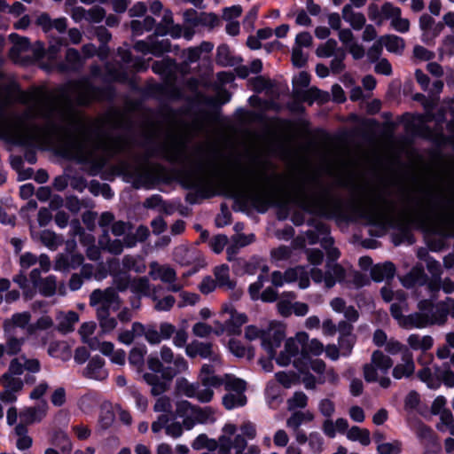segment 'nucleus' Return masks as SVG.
Here are the masks:
<instances>
[{
	"mask_svg": "<svg viewBox=\"0 0 454 454\" xmlns=\"http://www.w3.org/2000/svg\"><path fill=\"white\" fill-rule=\"evenodd\" d=\"M109 96L108 89L92 86L87 80L72 82L55 96L41 89L23 93L21 102L29 106L17 121L15 137L21 145H56L66 154H82L85 136L70 129L82 127L74 104L87 105Z\"/></svg>",
	"mask_w": 454,
	"mask_h": 454,
	"instance_id": "f257e3e1",
	"label": "nucleus"
},
{
	"mask_svg": "<svg viewBox=\"0 0 454 454\" xmlns=\"http://www.w3.org/2000/svg\"><path fill=\"white\" fill-rule=\"evenodd\" d=\"M167 159L184 167V182L188 188L205 190L210 187L218 169L219 150L211 143H199L188 153L183 137L170 136L164 144Z\"/></svg>",
	"mask_w": 454,
	"mask_h": 454,
	"instance_id": "f03ea898",
	"label": "nucleus"
},
{
	"mask_svg": "<svg viewBox=\"0 0 454 454\" xmlns=\"http://www.w3.org/2000/svg\"><path fill=\"white\" fill-rule=\"evenodd\" d=\"M41 371V363L36 358H28L24 355L12 358L7 371L0 376L3 391L0 401L11 403L17 401V394L21 392L25 385L36 382L35 373Z\"/></svg>",
	"mask_w": 454,
	"mask_h": 454,
	"instance_id": "7ed1b4c3",
	"label": "nucleus"
},
{
	"mask_svg": "<svg viewBox=\"0 0 454 454\" xmlns=\"http://www.w3.org/2000/svg\"><path fill=\"white\" fill-rule=\"evenodd\" d=\"M121 302L119 294L113 287L95 289L90 294V306L96 308V317L103 333H111L116 328L117 320L111 316L110 307L114 305V309H118Z\"/></svg>",
	"mask_w": 454,
	"mask_h": 454,
	"instance_id": "20e7f679",
	"label": "nucleus"
},
{
	"mask_svg": "<svg viewBox=\"0 0 454 454\" xmlns=\"http://www.w3.org/2000/svg\"><path fill=\"white\" fill-rule=\"evenodd\" d=\"M295 203L305 211L323 216H332L340 210V201L331 196L326 190L309 194L303 185L294 192Z\"/></svg>",
	"mask_w": 454,
	"mask_h": 454,
	"instance_id": "39448f33",
	"label": "nucleus"
},
{
	"mask_svg": "<svg viewBox=\"0 0 454 454\" xmlns=\"http://www.w3.org/2000/svg\"><path fill=\"white\" fill-rule=\"evenodd\" d=\"M119 171L127 181L132 182L133 187L136 189L149 188L160 177V168L158 166L143 162H121Z\"/></svg>",
	"mask_w": 454,
	"mask_h": 454,
	"instance_id": "423d86ee",
	"label": "nucleus"
},
{
	"mask_svg": "<svg viewBox=\"0 0 454 454\" xmlns=\"http://www.w3.org/2000/svg\"><path fill=\"white\" fill-rule=\"evenodd\" d=\"M231 190L234 196L250 200L257 207H266L269 204L275 201V195L268 188L262 176L254 183H236Z\"/></svg>",
	"mask_w": 454,
	"mask_h": 454,
	"instance_id": "0eeeda50",
	"label": "nucleus"
},
{
	"mask_svg": "<svg viewBox=\"0 0 454 454\" xmlns=\"http://www.w3.org/2000/svg\"><path fill=\"white\" fill-rule=\"evenodd\" d=\"M240 434L233 438L221 435L218 439V454H247L245 452L247 447V440H254L257 435L256 426L251 421H244L240 425Z\"/></svg>",
	"mask_w": 454,
	"mask_h": 454,
	"instance_id": "6e6552de",
	"label": "nucleus"
},
{
	"mask_svg": "<svg viewBox=\"0 0 454 454\" xmlns=\"http://www.w3.org/2000/svg\"><path fill=\"white\" fill-rule=\"evenodd\" d=\"M176 413L184 419V429L191 430L196 424H205L214 420L215 411L209 406L200 407L187 400H181L176 403Z\"/></svg>",
	"mask_w": 454,
	"mask_h": 454,
	"instance_id": "1a4fd4ad",
	"label": "nucleus"
},
{
	"mask_svg": "<svg viewBox=\"0 0 454 454\" xmlns=\"http://www.w3.org/2000/svg\"><path fill=\"white\" fill-rule=\"evenodd\" d=\"M366 219L372 224L384 225L392 221V215L395 211V205L392 201L379 195L376 200L367 207H362Z\"/></svg>",
	"mask_w": 454,
	"mask_h": 454,
	"instance_id": "9d476101",
	"label": "nucleus"
},
{
	"mask_svg": "<svg viewBox=\"0 0 454 454\" xmlns=\"http://www.w3.org/2000/svg\"><path fill=\"white\" fill-rule=\"evenodd\" d=\"M429 207L441 223L454 229V194L440 190Z\"/></svg>",
	"mask_w": 454,
	"mask_h": 454,
	"instance_id": "9b49d317",
	"label": "nucleus"
},
{
	"mask_svg": "<svg viewBox=\"0 0 454 454\" xmlns=\"http://www.w3.org/2000/svg\"><path fill=\"white\" fill-rule=\"evenodd\" d=\"M149 276L153 279H160L162 283L168 284V291L177 293L183 289V285L177 282L176 270L169 265H160L153 261L149 263Z\"/></svg>",
	"mask_w": 454,
	"mask_h": 454,
	"instance_id": "f8f14e48",
	"label": "nucleus"
},
{
	"mask_svg": "<svg viewBox=\"0 0 454 454\" xmlns=\"http://www.w3.org/2000/svg\"><path fill=\"white\" fill-rule=\"evenodd\" d=\"M393 365L392 359L380 350L372 353L371 363L363 366L364 378L367 382L378 380L377 370L387 372Z\"/></svg>",
	"mask_w": 454,
	"mask_h": 454,
	"instance_id": "ddd939ff",
	"label": "nucleus"
},
{
	"mask_svg": "<svg viewBox=\"0 0 454 454\" xmlns=\"http://www.w3.org/2000/svg\"><path fill=\"white\" fill-rule=\"evenodd\" d=\"M176 389L189 398H196L200 403H210L215 395L211 388L200 389V383H191L185 378H179L176 381Z\"/></svg>",
	"mask_w": 454,
	"mask_h": 454,
	"instance_id": "4468645a",
	"label": "nucleus"
},
{
	"mask_svg": "<svg viewBox=\"0 0 454 454\" xmlns=\"http://www.w3.org/2000/svg\"><path fill=\"white\" fill-rule=\"evenodd\" d=\"M446 322L444 313L429 315L426 312H415L406 316L403 319L402 327L404 328H424L432 325H443Z\"/></svg>",
	"mask_w": 454,
	"mask_h": 454,
	"instance_id": "2eb2a0df",
	"label": "nucleus"
},
{
	"mask_svg": "<svg viewBox=\"0 0 454 454\" xmlns=\"http://www.w3.org/2000/svg\"><path fill=\"white\" fill-rule=\"evenodd\" d=\"M285 336V327L281 324H270L267 331L262 333V343L270 359L275 356L276 348L280 346Z\"/></svg>",
	"mask_w": 454,
	"mask_h": 454,
	"instance_id": "dca6fc26",
	"label": "nucleus"
},
{
	"mask_svg": "<svg viewBox=\"0 0 454 454\" xmlns=\"http://www.w3.org/2000/svg\"><path fill=\"white\" fill-rule=\"evenodd\" d=\"M308 340V334L299 333L295 338L288 339L285 343V348L280 352L277 362L278 364L286 366L291 363L292 357L297 356L299 352L302 355L303 344Z\"/></svg>",
	"mask_w": 454,
	"mask_h": 454,
	"instance_id": "f3484780",
	"label": "nucleus"
},
{
	"mask_svg": "<svg viewBox=\"0 0 454 454\" xmlns=\"http://www.w3.org/2000/svg\"><path fill=\"white\" fill-rule=\"evenodd\" d=\"M215 280L216 281L218 287L227 291H231V296L235 300H239L243 292L241 289H237V282L231 278L230 269L226 264L216 266L214 269Z\"/></svg>",
	"mask_w": 454,
	"mask_h": 454,
	"instance_id": "a211bd4d",
	"label": "nucleus"
},
{
	"mask_svg": "<svg viewBox=\"0 0 454 454\" xmlns=\"http://www.w3.org/2000/svg\"><path fill=\"white\" fill-rule=\"evenodd\" d=\"M223 312L229 315L222 331H226L231 335H239L241 333V326L247 322L245 314L238 313L231 305H225Z\"/></svg>",
	"mask_w": 454,
	"mask_h": 454,
	"instance_id": "6ab92c4d",
	"label": "nucleus"
},
{
	"mask_svg": "<svg viewBox=\"0 0 454 454\" xmlns=\"http://www.w3.org/2000/svg\"><path fill=\"white\" fill-rule=\"evenodd\" d=\"M83 377L103 381L108 377V372L105 368V361L98 356L92 357L82 372Z\"/></svg>",
	"mask_w": 454,
	"mask_h": 454,
	"instance_id": "aec40b11",
	"label": "nucleus"
},
{
	"mask_svg": "<svg viewBox=\"0 0 454 454\" xmlns=\"http://www.w3.org/2000/svg\"><path fill=\"white\" fill-rule=\"evenodd\" d=\"M84 257L80 253H71L70 255L59 254L54 262V269L59 271L67 272L71 269H76L82 265Z\"/></svg>",
	"mask_w": 454,
	"mask_h": 454,
	"instance_id": "412c9836",
	"label": "nucleus"
},
{
	"mask_svg": "<svg viewBox=\"0 0 454 454\" xmlns=\"http://www.w3.org/2000/svg\"><path fill=\"white\" fill-rule=\"evenodd\" d=\"M47 410L48 404L46 402H43L35 407H27L20 413V423L27 427V425L39 422L45 417Z\"/></svg>",
	"mask_w": 454,
	"mask_h": 454,
	"instance_id": "4be33fe9",
	"label": "nucleus"
},
{
	"mask_svg": "<svg viewBox=\"0 0 454 454\" xmlns=\"http://www.w3.org/2000/svg\"><path fill=\"white\" fill-rule=\"evenodd\" d=\"M415 364L413 362L412 354L408 348L403 351L402 363L396 364L393 369L394 378L400 380L403 377H410L414 373Z\"/></svg>",
	"mask_w": 454,
	"mask_h": 454,
	"instance_id": "5701e85b",
	"label": "nucleus"
},
{
	"mask_svg": "<svg viewBox=\"0 0 454 454\" xmlns=\"http://www.w3.org/2000/svg\"><path fill=\"white\" fill-rule=\"evenodd\" d=\"M294 97L301 101L312 104L315 100L325 102L328 99V93L318 90L317 87H311L308 90L294 88L293 90Z\"/></svg>",
	"mask_w": 454,
	"mask_h": 454,
	"instance_id": "b1692460",
	"label": "nucleus"
},
{
	"mask_svg": "<svg viewBox=\"0 0 454 454\" xmlns=\"http://www.w3.org/2000/svg\"><path fill=\"white\" fill-rule=\"evenodd\" d=\"M145 381L151 386V394L154 396L160 395L167 392L170 387V381L163 379L156 373L146 372L143 375Z\"/></svg>",
	"mask_w": 454,
	"mask_h": 454,
	"instance_id": "393cba45",
	"label": "nucleus"
},
{
	"mask_svg": "<svg viewBox=\"0 0 454 454\" xmlns=\"http://www.w3.org/2000/svg\"><path fill=\"white\" fill-rule=\"evenodd\" d=\"M6 340V353L10 356L17 355L20 352L25 343L24 337H19L17 332H13L12 328L4 329Z\"/></svg>",
	"mask_w": 454,
	"mask_h": 454,
	"instance_id": "a878e982",
	"label": "nucleus"
},
{
	"mask_svg": "<svg viewBox=\"0 0 454 454\" xmlns=\"http://www.w3.org/2000/svg\"><path fill=\"white\" fill-rule=\"evenodd\" d=\"M395 273V267L390 262H387L382 264H376L371 270L372 278L377 282L392 279Z\"/></svg>",
	"mask_w": 454,
	"mask_h": 454,
	"instance_id": "bb28decb",
	"label": "nucleus"
},
{
	"mask_svg": "<svg viewBox=\"0 0 454 454\" xmlns=\"http://www.w3.org/2000/svg\"><path fill=\"white\" fill-rule=\"evenodd\" d=\"M325 285L327 288L333 287L336 282H340L345 278V270L338 263L330 262L326 264Z\"/></svg>",
	"mask_w": 454,
	"mask_h": 454,
	"instance_id": "cd10ccee",
	"label": "nucleus"
},
{
	"mask_svg": "<svg viewBox=\"0 0 454 454\" xmlns=\"http://www.w3.org/2000/svg\"><path fill=\"white\" fill-rule=\"evenodd\" d=\"M185 352L190 357L200 356L201 357L207 358L214 356L212 344L210 342H200L197 340L188 344L185 348Z\"/></svg>",
	"mask_w": 454,
	"mask_h": 454,
	"instance_id": "c85d7f7f",
	"label": "nucleus"
},
{
	"mask_svg": "<svg viewBox=\"0 0 454 454\" xmlns=\"http://www.w3.org/2000/svg\"><path fill=\"white\" fill-rule=\"evenodd\" d=\"M342 18L356 30H360L366 21L364 15L362 12H354L351 4H346L343 7Z\"/></svg>",
	"mask_w": 454,
	"mask_h": 454,
	"instance_id": "c756f323",
	"label": "nucleus"
},
{
	"mask_svg": "<svg viewBox=\"0 0 454 454\" xmlns=\"http://www.w3.org/2000/svg\"><path fill=\"white\" fill-rule=\"evenodd\" d=\"M296 299L294 292H284L278 300L277 309L278 312L284 317H288L293 313V305Z\"/></svg>",
	"mask_w": 454,
	"mask_h": 454,
	"instance_id": "7c9ffc66",
	"label": "nucleus"
},
{
	"mask_svg": "<svg viewBox=\"0 0 454 454\" xmlns=\"http://www.w3.org/2000/svg\"><path fill=\"white\" fill-rule=\"evenodd\" d=\"M348 427L347 419L340 418L335 422L331 419H327L322 425L323 432L330 438H333L336 435V431L339 433H344Z\"/></svg>",
	"mask_w": 454,
	"mask_h": 454,
	"instance_id": "2f4dec72",
	"label": "nucleus"
},
{
	"mask_svg": "<svg viewBox=\"0 0 454 454\" xmlns=\"http://www.w3.org/2000/svg\"><path fill=\"white\" fill-rule=\"evenodd\" d=\"M130 291L137 297L152 296L151 283L147 277H135L132 278Z\"/></svg>",
	"mask_w": 454,
	"mask_h": 454,
	"instance_id": "473e14b6",
	"label": "nucleus"
},
{
	"mask_svg": "<svg viewBox=\"0 0 454 454\" xmlns=\"http://www.w3.org/2000/svg\"><path fill=\"white\" fill-rule=\"evenodd\" d=\"M226 392L227 393L223 396V405L227 410H232L246 405L247 399L245 393L233 391Z\"/></svg>",
	"mask_w": 454,
	"mask_h": 454,
	"instance_id": "72a5a7b5",
	"label": "nucleus"
},
{
	"mask_svg": "<svg viewBox=\"0 0 454 454\" xmlns=\"http://www.w3.org/2000/svg\"><path fill=\"white\" fill-rule=\"evenodd\" d=\"M407 343L413 350L427 351L432 348L434 340L429 335L420 336L414 333L408 337Z\"/></svg>",
	"mask_w": 454,
	"mask_h": 454,
	"instance_id": "f704fd0d",
	"label": "nucleus"
},
{
	"mask_svg": "<svg viewBox=\"0 0 454 454\" xmlns=\"http://www.w3.org/2000/svg\"><path fill=\"white\" fill-rule=\"evenodd\" d=\"M66 61L68 67L64 64L59 66L60 71L72 70L77 71L82 65L79 51L74 48H69L66 53Z\"/></svg>",
	"mask_w": 454,
	"mask_h": 454,
	"instance_id": "c9c22d12",
	"label": "nucleus"
},
{
	"mask_svg": "<svg viewBox=\"0 0 454 454\" xmlns=\"http://www.w3.org/2000/svg\"><path fill=\"white\" fill-rule=\"evenodd\" d=\"M223 385L226 391L245 393L247 389V382L244 380L229 373L223 375Z\"/></svg>",
	"mask_w": 454,
	"mask_h": 454,
	"instance_id": "e433bc0d",
	"label": "nucleus"
},
{
	"mask_svg": "<svg viewBox=\"0 0 454 454\" xmlns=\"http://www.w3.org/2000/svg\"><path fill=\"white\" fill-rule=\"evenodd\" d=\"M173 364V369L168 368L162 372L163 379L168 381H171L176 375L186 372L189 368L187 361L180 356L175 357Z\"/></svg>",
	"mask_w": 454,
	"mask_h": 454,
	"instance_id": "4c0bfd02",
	"label": "nucleus"
},
{
	"mask_svg": "<svg viewBox=\"0 0 454 454\" xmlns=\"http://www.w3.org/2000/svg\"><path fill=\"white\" fill-rule=\"evenodd\" d=\"M379 40L390 52H401L405 45L403 39L395 35H383Z\"/></svg>",
	"mask_w": 454,
	"mask_h": 454,
	"instance_id": "58836bf2",
	"label": "nucleus"
},
{
	"mask_svg": "<svg viewBox=\"0 0 454 454\" xmlns=\"http://www.w3.org/2000/svg\"><path fill=\"white\" fill-rule=\"evenodd\" d=\"M31 315L28 312L16 313L11 319L4 322V329L12 328L13 332H17V328H24L30 321Z\"/></svg>",
	"mask_w": 454,
	"mask_h": 454,
	"instance_id": "ea45409f",
	"label": "nucleus"
},
{
	"mask_svg": "<svg viewBox=\"0 0 454 454\" xmlns=\"http://www.w3.org/2000/svg\"><path fill=\"white\" fill-rule=\"evenodd\" d=\"M314 419V415L307 411H295L286 420L287 427L297 431L303 422H309Z\"/></svg>",
	"mask_w": 454,
	"mask_h": 454,
	"instance_id": "a19ab883",
	"label": "nucleus"
},
{
	"mask_svg": "<svg viewBox=\"0 0 454 454\" xmlns=\"http://www.w3.org/2000/svg\"><path fill=\"white\" fill-rule=\"evenodd\" d=\"M10 39L13 43L10 50V54L12 58L18 57L22 52L29 51L30 43L27 38L12 34L10 35Z\"/></svg>",
	"mask_w": 454,
	"mask_h": 454,
	"instance_id": "79ce46f5",
	"label": "nucleus"
},
{
	"mask_svg": "<svg viewBox=\"0 0 454 454\" xmlns=\"http://www.w3.org/2000/svg\"><path fill=\"white\" fill-rule=\"evenodd\" d=\"M41 294L45 297L53 296L57 290V278L55 276H48L42 278L36 286Z\"/></svg>",
	"mask_w": 454,
	"mask_h": 454,
	"instance_id": "37998d69",
	"label": "nucleus"
},
{
	"mask_svg": "<svg viewBox=\"0 0 454 454\" xmlns=\"http://www.w3.org/2000/svg\"><path fill=\"white\" fill-rule=\"evenodd\" d=\"M15 434L18 436L17 440V448L19 450H27L32 445V438L27 435V427L22 424L19 423L15 427Z\"/></svg>",
	"mask_w": 454,
	"mask_h": 454,
	"instance_id": "c03bdc74",
	"label": "nucleus"
},
{
	"mask_svg": "<svg viewBox=\"0 0 454 454\" xmlns=\"http://www.w3.org/2000/svg\"><path fill=\"white\" fill-rule=\"evenodd\" d=\"M201 25L212 29L220 25V20L215 13L201 12L194 18L193 26Z\"/></svg>",
	"mask_w": 454,
	"mask_h": 454,
	"instance_id": "a18cd8bd",
	"label": "nucleus"
},
{
	"mask_svg": "<svg viewBox=\"0 0 454 454\" xmlns=\"http://www.w3.org/2000/svg\"><path fill=\"white\" fill-rule=\"evenodd\" d=\"M145 347H135L129 355V362L135 366L138 371H142L145 364V356L146 355Z\"/></svg>",
	"mask_w": 454,
	"mask_h": 454,
	"instance_id": "49530a36",
	"label": "nucleus"
},
{
	"mask_svg": "<svg viewBox=\"0 0 454 454\" xmlns=\"http://www.w3.org/2000/svg\"><path fill=\"white\" fill-rule=\"evenodd\" d=\"M130 27L135 35H141L155 27V20L151 16H146L143 20H135L130 22Z\"/></svg>",
	"mask_w": 454,
	"mask_h": 454,
	"instance_id": "de8ad7c7",
	"label": "nucleus"
},
{
	"mask_svg": "<svg viewBox=\"0 0 454 454\" xmlns=\"http://www.w3.org/2000/svg\"><path fill=\"white\" fill-rule=\"evenodd\" d=\"M347 437L351 441H359L364 446L369 445L371 442L369 431L358 427H352L348 430Z\"/></svg>",
	"mask_w": 454,
	"mask_h": 454,
	"instance_id": "09e8293b",
	"label": "nucleus"
},
{
	"mask_svg": "<svg viewBox=\"0 0 454 454\" xmlns=\"http://www.w3.org/2000/svg\"><path fill=\"white\" fill-rule=\"evenodd\" d=\"M40 240L51 250H56L62 244L60 237L50 230H44L40 233Z\"/></svg>",
	"mask_w": 454,
	"mask_h": 454,
	"instance_id": "8fccbe9b",
	"label": "nucleus"
},
{
	"mask_svg": "<svg viewBox=\"0 0 454 454\" xmlns=\"http://www.w3.org/2000/svg\"><path fill=\"white\" fill-rule=\"evenodd\" d=\"M138 261L139 258L137 256L126 254L121 260V264L123 268L128 271L133 270L136 273H143L146 269L145 264L139 263Z\"/></svg>",
	"mask_w": 454,
	"mask_h": 454,
	"instance_id": "3c124183",
	"label": "nucleus"
},
{
	"mask_svg": "<svg viewBox=\"0 0 454 454\" xmlns=\"http://www.w3.org/2000/svg\"><path fill=\"white\" fill-rule=\"evenodd\" d=\"M254 236L253 234H237L232 236L231 240L233 244L228 247L227 253L229 254H235L239 247L251 244L254 241Z\"/></svg>",
	"mask_w": 454,
	"mask_h": 454,
	"instance_id": "603ef678",
	"label": "nucleus"
},
{
	"mask_svg": "<svg viewBox=\"0 0 454 454\" xmlns=\"http://www.w3.org/2000/svg\"><path fill=\"white\" fill-rule=\"evenodd\" d=\"M424 283L425 273L422 267L413 268L403 279V285L405 286H411L416 284L423 285Z\"/></svg>",
	"mask_w": 454,
	"mask_h": 454,
	"instance_id": "864d4df0",
	"label": "nucleus"
},
{
	"mask_svg": "<svg viewBox=\"0 0 454 454\" xmlns=\"http://www.w3.org/2000/svg\"><path fill=\"white\" fill-rule=\"evenodd\" d=\"M52 442L59 447L63 454H70L72 443L67 435L62 431H57L53 434Z\"/></svg>",
	"mask_w": 454,
	"mask_h": 454,
	"instance_id": "5fc2aeb1",
	"label": "nucleus"
},
{
	"mask_svg": "<svg viewBox=\"0 0 454 454\" xmlns=\"http://www.w3.org/2000/svg\"><path fill=\"white\" fill-rule=\"evenodd\" d=\"M153 293H155V289H153ZM151 298L155 302L154 309L158 311H168L176 303L175 297L170 294L160 299L155 294H153Z\"/></svg>",
	"mask_w": 454,
	"mask_h": 454,
	"instance_id": "6e6d98bb",
	"label": "nucleus"
},
{
	"mask_svg": "<svg viewBox=\"0 0 454 454\" xmlns=\"http://www.w3.org/2000/svg\"><path fill=\"white\" fill-rule=\"evenodd\" d=\"M324 351V345L317 339L307 340L302 347V356L306 358L309 355L319 356Z\"/></svg>",
	"mask_w": 454,
	"mask_h": 454,
	"instance_id": "4d7b16f0",
	"label": "nucleus"
},
{
	"mask_svg": "<svg viewBox=\"0 0 454 454\" xmlns=\"http://www.w3.org/2000/svg\"><path fill=\"white\" fill-rule=\"evenodd\" d=\"M174 24L173 14L169 9H165L163 12V16L161 21L159 24H155V32L156 35H167V28L171 27Z\"/></svg>",
	"mask_w": 454,
	"mask_h": 454,
	"instance_id": "13d9d810",
	"label": "nucleus"
},
{
	"mask_svg": "<svg viewBox=\"0 0 454 454\" xmlns=\"http://www.w3.org/2000/svg\"><path fill=\"white\" fill-rule=\"evenodd\" d=\"M337 42L334 39H328L324 44L317 47L316 53L320 58H328L337 52Z\"/></svg>",
	"mask_w": 454,
	"mask_h": 454,
	"instance_id": "bf43d9fd",
	"label": "nucleus"
},
{
	"mask_svg": "<svg viewBox=\"0 0 454 454\" xmlns=\"http://www.w3.org/2000/svg\"><path fill=\"white\" fill-rule=\"evenodd\" d=\"M217 446L219 447L218 442L208 439V437L204 434L197 436L192 443V447L194 450H201L206 448L212 450H215Z\"/></svg>",
	"mask_w": 454,
	"mask_h": 454,
	"instance_id": "052dcab7",
	"label": "nucleus"
},
{
	"mask_svg": "<svg viewBox=\"0 0 454 454\" xmlns=\"http://www.w3.org/2000/svg\"><path fill=\"white\" fill-rule=\"evenodd\" d=\"M275 378L286 388H289L292 385L299 382V377L294 372H279L275 374Z\"/></svg>",
	"mask_w": 454,
	"mask_h": 454,
	"instance_id": "680f3d73",
	"label": "nucleus"
},
{
	"mask_svg": "<svg viewBox=\"0 0 454 454\" xmlns=\"http://www.w3.org/2000/svg\"><path fill=\"white\" fill-rule=\"evenodd\" d=\"M100 244L104 250L112 254L119 255L123 252L124 246L121 239H111L107 238L106 243L100 242Z\"/></svg>",
	"mask_w": 454,
	"mask_h": 454,
	"instance_id": "e2e57ef3",
	"label": "nucleus"
},
{
	"mask_svg": "<svg viewBox=\"0 0 454 454\" xmlns=\"http://www.w3.org/2000/svg\"><path fill=\"white\" fill-rule=\"evenodd\" d=\"M308 403V396L303 392H295L294 395L287 400L288 410L292 411L297 408H305Z\"/></svg>",
	"mask_w": 454,
	"mask_h": 454,
	"instance_id": "0e129e2a",
	"label": "nucleus"
},
{
	"mask_svg": "<svg viewBox=\"0 0 454 454\" xmlns=\"http://www.w3.org/2000/svg\"><path fill=\"white\" fill-rule=\"evenodd\" d=\"M380 13L383 20H391V21L397 18L398 15L402 14V11L399 7L395 6L390 2H386L380 8Z\"/></svg>",
	"mask_w": 454,
	"mask_h": 454,
	"instance_id": "69168bd1",
	"label": "nucleus"
},
{
	"mask_svg": "<svg viewBox=\"0 0 454 454\" xmlns=\"http://www.w3.org/2000/svg\"><path fill=\"white\" fill-rule=\"evenodd\" d=\"M345 57L346 52L344 50L338 49L337 52L335 53V58L331 61L330 65V68L333 74H340L344 70L345 65L343 60Z\"/></svg>",
	"mask_w": 454,
	"mask_h": 454,
	"instance_id": "338daca9",
	"label": "nucleus"
},
{
	"mask_svg": "<svg viewBox=\"0 0 454 454\" xmlns=\"http://www.w3.org/2000/svg\"><path fill=\"white\" fill-rule=\"evenodd\" d=\"M380 454H399L401 452V442L395 441L393 442L381 443L377 448Z\"/></svg>",
	"mask_w": 454,
	"mask_h": 454,
	"instance_id": "774afa93",
	"label": "nucleus"
}]
</instances>
